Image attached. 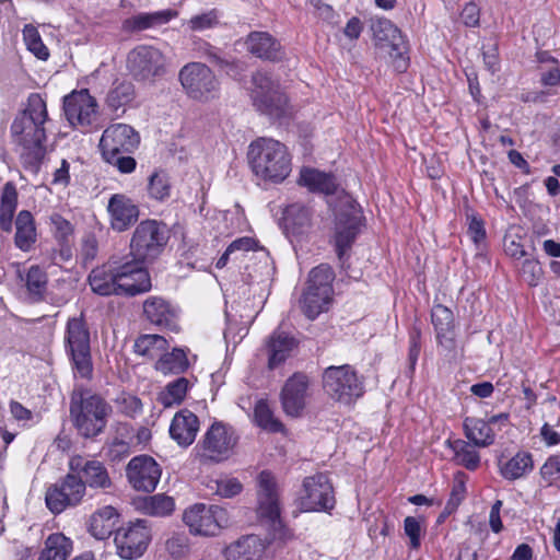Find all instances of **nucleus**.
<instances>
[{
    "instance_id": "obj_63",
    "label": "nucleus",
    "mask_w": 560,
    "mask_h": 560,
    "mask_svg": "<svg viewBox=\"0 0 560 560\" xmlns=\"http://www.w3.org/2000/svg\"><path fill=\"white\" fill-rule=\"evenodd\" d=\"M460 19L466 26H477L480 19V10L477 4L472 2L466 3L462 10Z\"/></svg>"
},
{
    "instance_id": "obj_28",
    "label": "nucleus",
    "mask_w": 560,
    "mask_h": 560,
    "mask_svg": "<svg viewBox=\"0 0 560 560\" xmlns=\"http://www.w3.org/2000/svg\"><path fill=\"white\" fill-rule=\"evenodd\" d=\"M295 347L296 341L292 336L280 329L275 330L267 342L268 368L273 370L283 363Z\"/></svg>"
},
{
    "instance_id": "obj_45",
    "label": "nucleus",
    "mask_w": 560,
    "mask_h": 560,
    "mask_svg": "<svg viewBox=\"0 0 560 560\" xmlns=\"http://www.w3.org/2000/svg\"><path fill=\"white\" fill-rule=\"evenodd\" d=\"M191 386V383L186 377H178L168 383L164 390L159 395V401L165 407L180 405L186 397V394Z\"/></svg>"
},
{
    "instance_id": "obj_57",
    "label": "nucleus",
    "mask_w": 560,
    "mask_h": 560,
    "mask_svg": "<svg viewBox=\"0 0 560 560\" xmlns=\"http://www.w3.org/2000/svg\"><path fill=\"white\" fill-rule=\"evenodd\" d=\"M118 410L129 417H132L141 410V401L136 396L122 393L116 398Z\"/></svg>"
},
{
    "instance_id": "obj_50",
    "label": "nucleus",
    "mask_w": 560,
    "mask_h": 560,
    "mask_svg": "<svg viewBox=\"0 0 560 560\" xmlns=\"http://www.w3.org/2000/svg\"><path fill=\"white\" fill-rule=\"evenodd\" d=\"M254 417L256 423L262 428L264 430L270 432H281L283 431V424L280 420H278L269 405L265 400H259L254 409Z\"/></svg>"
},
{
    "instance_id": "obj_17",
    "label": "nucleus",
    "mask_w": 560,
    "mask_h": 560,
    "mask_svg": "<svg viewBox=\"0 0 560 560\" xmlns=\"http://www.w3.org/2000/svg\"><path fill=\"white\" fill-rule=\"evenodd\" d=\"M142 261L135 258L122 262H116L118 295L135 296L148 292L152 284L150 275L142 267Z\"/></svg>"
},
{
    "instance_id": "obj_22",
    "label": "nucleus",
    "mask_w": 560,
    "mask_h": 560,
    "mask_svg": "<svg viewBox=\"0 0 560 560\" xmlns=\"http://www.w3.org/2000/svg\"><path fill=\"white\" fill-rule=\"evenodd\" d=\"M69 468L83 480L85 488L107 490L113 486L107 468L100 460L74 456L69 462Z\"/></svg>"
},
{
    "instance_id": "obj_52",
    "label": "nucleus",
    "mask_w": 560,
    "mask_h": 560,
    "mask_svg": "<svg viewBox=\"0 0 560 560\" xmlns=\"http://www.w3.org/2000/svg\"><path fill=\"white\" fill-rule=\"evenodd\" d=\"M208 487L222 498H232L243 489L238 479L230 477L212 480Z\"/></svg>"
},
{
    "instance_id": "obj_19",
    "label": "nucleus",
    "mask_w": 560,
    "mask_h": 560,
    "mask_svg": "<svg viewBox=\"0 0 560 560\" xmlns=\"http://www.w3.org/2000/svg\"><path fill=\"white\" fill-rule=\"evenodd\" d=\"M161 475L160 465L149 455L133 457L126 467L127 479L137 491L152 492L155 490Z\"/></svg>"
},
{
    "instance_id": "obj_3",
    "label": "nucleus",
    "mask_w": 560,
    "mask_h": 560,
    "mask_svg": "<svg viewBox=\"0 0 560 560\" xmlns=\"http://www.w3.org/2000/svg\"><path fill=\"white\" fill-rule=\"evenodd\" d=\"M69 411L80 435L94 438L104 431L112 407L102 396L84 392L71 397Z\"/></svg>"
},
{
    "instance_id": "obj_30",
    "label": "nucleus",
    "mask_w": 560,
    "mask_h": 560,
    "mask_svg": "<svg viewBox=\"0 0 560 560\" xmlns=\"http://www.w3.org/2000/svg\"><path fill=\"white\" fill-rule=\"evenodd\" d=\"M176 16L177 11L171 9L139 13L126 19L122 22V28L127 32H141L164 25Z\"/></svg>"
},
{
    "instance_id": "obj_13",
    "label": "nucleus",
    "mask_w": 560,
    "mask_h": 560,
    "mask_svg": "<svg viewBox=\"0 0 560 560\" xmlns=\"http://www.w3.org/2000/svg\"><path fill=\"white\" fill-rule=\"evenodd\" d=\"M371 31L375 46L384 49L395 60V68L402 72L407 69L408 62L404 58L405 40L400 30L385 18L372 20Z\"/></svg>"
},
{
    "instance_id": "obj_64",
    "label": "nucleus",
    "mask_w": 560,
    "mask_h": 560,
    "mask_svg": "<svg viewBox=\"0 0 560 560\" xmlns=\"http://www.w3.org/2000/svg\"><path fill=\"white\" fill-rule=\"evenodd\" d=\"M560 472V454L550 456L540 468V475L546 480Z\"/></svg>"
},
{
    "instance_id": "obj_14",
    "label": "nucleus",
    "mask_w": 560,
    "mask_h": 560,
    "mask_svg": "<svg viewBox=\"0 0 560 560\" xmlns=\"http://www.w3.org/2000/svg\"><path fill=\"white\" fill-rule=\"evenodd\" d=\"M85 495V483L70 471L60 482L49 487L45 500L47 508L59 514L66 509L78 505Z\"/></svg>"
},
{
    "instance_id": "obj_21",
    "label": "nucleus",
    "mask_w": 560,
    "mask_h": 560,
    "mask_svg": "<svg viewBox=\"0 0 560 560\" xmlns=\"http://www.w3.org/2000/svg\"><path fill=\"white\" fill-rule=\"evenodd\" d=\"M257 513L273 526L280 522V503L278 486L269 471H261L257 478Z\"/></svg>"
},
{
    "instance_id": "obj_54",
    "label": "nucleus",
    "mask_w": 560,
    "mask_h": 560,
    "mask_svg": "<svg viewBox=\"0 0 560 560\" xmlns=\"http://www.w3.org/2000/svg\"><path fill=\"white\" fill-rule=\"evenodd\" d=\"M18 206V191L12 183H7L3 186L0 214L14 215Z\"/></svg>"
},
{
    "instance_id": "obj_37",
    "label": "nucleus",
    "mask_w": 560,
    "mask_h": 560,
    "mask_svg": "<svg viewBox=\"0 0 560 560\" xmlns=\"http://www.w3.org/2000/svg\"><path fill=\"white\" fill-rule=\"evenodd\" d=\"M73 549L72 540L61 533L49 535L38 560H68Z\"/></svg>"
},
{
    "instance_id": "obj_62",
    "label": "nucleus",
    "mask_w": 560,
    "mask_h": 560,
    "mask_svg": "<svg viewBox=\"0 0 560 560\" xmlns=\"http://www.w3.org/2000/svg\"><path fill=\"white\" fill-rule=\"evenodd\" d=\"M49 219L57 237L65 240L72 233L71 223L60 214L52 213Z\"/></svg>"
},
{
    "instance_id": "obj_8",
    "label": "nucleus",
    "mask_w": 560,
    "mask_h": 560,
    "mask_svg": "<svg viewBox=\"0 0 560 560\" xmlns=\"http://www.w3.org/2000/svg\"><path fill=\"white\" fill-rule=\"evenodd\" d=\"M252 82V100L257 110L271 118H280L287 114L288 98L280 91L278 82L262 71H257Z\"/></svg>"
},
{
    "instance_id": "obj_51",
    "label": "nucleus",
    "mask_w": 560,
    "mask_h": 560,
    "mask_svg": "<svg viewBox=\"0 0 560 560\" xmlns=\"http://www.w3.org/2000/svg\"><path fill=\"white\" fill-rule=\"evenodd\" d=\"M23 38L27 49L38 59L46 60L49 57L48 48L44 45L37 28L27 24L23 28Z\"/></svg>"
},
{
    "instance_id": "obj_1",
    "label": "nucleus",
    "mask_w": 560,
    "mask_h": 560,
    "mask_svg": "<svg viewBox=\"0 0 560 560\" xmlns=\"http://www.w3.org/2000/svg\"><path fill=\"white\" fill-rule=\"evenodd\" d=\"M48 124L46 102L38 93H32L27 98L25 109L15 117L11 125L13 140L22 148V163L32 172L38 171L45 156Z\"/></svg>"
},
{
    "instance_id": "obj_32",
    "label": "nucleus",
    "mask_w": 560,
    "mask_h": 560,
    "mask_svg": "<svg viewBox=\"0 0 560 560\" xmlns=\"http://www.w3.org/2000/svg\"><path fill=\"white\" fill-rule=\"evenodd\" d=\"M299 184L312 192L324 195H332L338 188V183L334 175L310 167L301 170Z\"/></svg>"
},
{
    "instance_id": "obj_48",
    "label": "nucleus",
    "mask_w": 560,
    "mask_h": 560,
    "mask_svg": "<svg viewBox=\"0 0 560 560\" xmlns=\"http://www.w3.org/2000/svg\"><path fill=\"white\" fill-rule=\"evenodd\" d=\"M334 270L330 266L322 264L310 272L307 288L332 293Z\"/></svg>"
},
{
    "instance_id": "obj_44",
    "label": "nucleus",
    "mask_w": 560,
    "mask_h": 560,
    "mask_svg": "<svg viewBox=\"0 0 560 560\" xmlns=\"http://www.w3.org/2000/svg\"><path fill=\"white\" fill-rule=\"evenodd\" d=\"M147 192L150 199L164 202L171 197L172 184L167 172L154 171L148 178Z\"/></svg>"
},
{
    "instance_id": "obj_10",
    "label": "nucleus",
    "mask_w": 560,
    "mask_h": 560,
    "mask_svg": "<svg viewBox=\"0 0 560 560\" xmlns=\"http://www.w3.org/2000/svg\"><path fill=\"white\" fill-rule=\"evenodd\" d=\"M127 70L137 81H154L166 72V57L150 45H139L127 55Z\"/></svg>"
},
{
    "instance_id": "obj_43",
    "label": "nucleus",
    "mask_w": 560,
    "mask_h": 560,
    "mask_svg": "<svg viewBox=\"0 0 560 560\" xmlns=\"http://www.w3.org/2000/svg\"><path fill=\"white\" fill-rule=\"evenodd\" d=\"M167 348V340L163 336L155 334L141 335L133 345L137 354L149 359L160 358Z\"/></svg>"
},
{
    "instance_id": "obj_40",
    "label": "nucleus",
    "mask_w": 560,
    "mask_h": 560,
    "mask_svg": "<svg viewBox=\"0 0 560 560\" xmlns=\"http://www.w3.org/2000/svg\"><path fill=\"white\" fill-rule=\"evenodd\" d=\"M25 287L28 293V298L32 302H40L45 298L47 292L48 277L44 269L39 266H31L23 278Z\"/></svg>"
},
{
    "instance_id": "obj_47",
    "label": "nucleus",
    "mask_w": 560,
    "mask_h": 560,
    "mask_svg": "<svg viewBox=\"0 0 560 560\" xmlns=\"http://www.w3.org/2000/svg\"><path fill=\"white\" fill-rule=\"evenodd\" d=\"M456 463L466 469L476 470L480 465V456L475 445L463 440H457L452 444Z\"/></svg>"
},
{
    "instance_id": "obj_9",
    "label": "nucleus",
    "mask_w": 560,
    "mask_h": 560,
    "mask_svg": "<svg viewBox=\"0 0 560 560\" xmlns=\"http://www.w3.org/2000/svg\"><path fill=\"white\" fill-rule=\"evenodd\" d=\"M65 341L77 373L81 377H90L92 374L90 331L82 316L68 319Z\"/></svg>"
},
{
    "instance_id": "obj_20",
    "label": "nucleus",
    "mask_w": 560,
    "mask_h": 560,
    "mask_svg": "<svg viewBox=\"0 0 560 560\" xmlns=\"http://www.w3.org/2000/svg\"><path fill=\"white\" fill-rule=\"evenodd\" d=\"M97 103L88 90L74 91L63 98V112L73 127H89L95 119Z\"/></svg>"
},
{
    "instance_id": "obj_55",
    "label": "nucleus",
    "mask_w": 560,
    "mask_h": 560,
    "mask_svg": "<svg viewBox=\"0 0 560 560\" xmlns=\"http://www.w3.org/2000/svg\"><path fill=\"white\" fill-rule=\"evenodd\" d=\"M219 24V18L215 10L192 16L188 21L191 31L202 32L205 30L213 28Z\"/></svg>"
},
{
    "instance_id": "obj_33",
    "label": "nucleus",
    "mask_w": 560,
    "mask_h": 560,
    "mask_svg": "<svg viewBox=\"0 0 560 560\" xmlns=\"http://www.w3.org/2000/svg\"><path fill=\"white\" fill-rule=\"evenodd\" d=\"M119 514L112 505L96 510L90 517L89 530L96 539L108 538L115 530Z\"/></svg>"
},
{
    "instance_id": "obj_24",
    "label": "nucleus",
    "mask_w": 560,
    "mask_h": 560,
    "mask_svg": "<svg viewBox=\"0 0 560 560\" xmlns=\"http://www.w3.org/2000/svg\"><path fill=\"white\" fill-rule=\"evenodd\" d=\"M308 377L303 373L293 374L281 390V405L285 415L290 417L301 416L305 408Z\"/></svg>"
},
{
    "instance_id": "obj_4",
    "label": "nucleus",
    "mask_w": 560,
    "mask_h": 560,
    "mask_svg": "<svg viewBox=\"0 0 560 560\" xmlns=\"http://www.w3.org/2000/svg\"><path fill=\"white\" fill-rule=\"evenodd\" d=\"M168 241L165 224L147 219L135 229L130 240V255L142 262L154 261L164 250Z\"/></svg>"
},
{
    "instance_id": "obj_60",
    "label": "nucleus",
    "mask_w": 560,
    "mask_h": 560,
    "mask_svg": "<svg viewBox=\"0 0 560 560\" xmlns=\"http://www.w3.org/2000/svg\"><path fill=\"white\" fill-rule=\"evenodd\" d=\"M560 423V416L551 421H545L540 429V436L548 446L558 445L560 443V433L553 428Z\"/></svg>"
},
{
    "instance_id": "obj_41",
    "label": "nucleus",
    "mask_w": 560,
    "mask_h": 560,
    "mask_svg": "<svg viewBox=\"0 0 560 560\" xmlns=\"http://www.w3.org/2000/svg\"><path fill=\"white\" fill-rule=\"evenodd\" d=\"M189 366L186 352L180 348H174L171 352H163L155 362L156 371L166 374H180Z\"/></svg>"
},
{
    "instance_id": "obj_49",
    "label": "nucleus",
    "mask_w": 560,
    "mask_h": 560,
    "mask_svg": "<svg viewBox=\"0 0 560 560\" xmlns=\"http://www.w3.org/2000/svg\"><path fill=\"white\" fill-rule=\"evenodd\" d=\"M133 96L135 88L132 83L124 81L114 84L107 94L106 103L113 110H118L131 102Z\"/></svg>"
},
{
    "instance_id": "obj_39",
    "label": "nucleus",
    "mask_w": 560,
    "mask_h": 560,
    "mask_svg": "<svg viewBox=\"0 0 560 560\" xmlns=\"http://www.w3.org/2000/svg\"><path fill=\"white\" fill-rule=\"evenodd\" d=\"M285 226L293 233H304L312 224L313 212L311 208L302 203H292L283 212Z\"/></svg>"
},
{
    "instance_id": "obj_27",
    "label": "nucleus",
    "mask_w": 560,
    "mask_h": 560,
    "mask_svg": "<svg viewBox=\"0 0 560 560\" xmlns=\"http://www.w3.org/2000/svg\"><path fill=\"white\" fill-rule=\"evenodd\" d=\"M431 322L435 329L438 343L448 351L453 350L455 348L453 312L442 304H436L431 312Z\"/></svg>"
},
{
    "instance_id": "obj_46",
    "label": "nucleus",
    "mask_w": 560,
    "mask_h": 560,
    "mask_svg": "<svg viewBox=\"0 0 560 560\" xmlns=\"http://www.w3.org/2000/svg\"><path fill=\"white\" fill-rule=\"evenodd\" d=\"M532 469V455L529 453L520 452L501 467V474L505 479L515 480L523 477Z\"/></svg>"
},
{
    "instance_id": "obj_29",
    "label": "nucleus",
    "mask_w": 560,
    "mask_h": 560,
    "mask_svg": "<svg viewBox=\"0 0 560 560\" xmlns=\"http://www.w3.org/2000/svg\"><path fill=\"white\" fill-rule=\"evenodd\" d=\"M116 261L97 267L91 271L88 281L92 291L102 296L118 295Z\"/></svg>"
},
{
    "instance_id": "obj_26",
    "label": "nucleus",
    "mask_w": 560,
    "mask_h": 560,
    "mask_svg": "<svg viewBox=\"0 0 560 560\" xmlns=\"http://www.w3.org/2000/svg\"><path fill=\"white\" fill-rule=\"evenodd\" d=\"M198 431V417L187 409L178 411L170 425L171 438L183 447H187L194 443Z\"/></svg>"
},
{
    "instance_id": "obj_23",
    "label": "nucleus",
    "mask_w": 560,
    "mask_h": 560,
    "mask_svg": "<svg viewBox=\"0 0 560 560\" xmlns=\"http://www.w3.org/2000/svg\"><path fill=\"white\" fill-rule=\"evenodd\" d=\"M110 228L116 232L129 230L139 219V206L126 194H114L108 200Z\"/></svg>"
},
{
    "instance_id": "obj_61",
    "label": "nucleus",
    "mask_w": 560,
    "mask_h": 560,
    "mask_svg": "<svg viewBox=\"0 0 560 560\" xmlns=\"http://www.w3.org/2000/svg\"><path fill=\"white\" fill-rule=\"evenodd\" d=\"M165 547L167 552L174 558L183 557L188 549L186 538L180 535H174L168 538L166 540Z\"/></svg>"
},
{
    "instance_id": "obj_35",
    "label": "nucleus",
    "mask_w": 560,
    "mask_h": 560,
    "mask_svg": "<svg viewBox=\"0 0 560 560\" xmlns=\"http://www.w3.org/2000/svg\"><path fill=\"white\" fill-rule=\"evenodd\" d=\"M137 510L153 517L170 516L175 510V500L164 493L148 495L137 501Z\"/></svg>"
},
{
    "instance_id": "obj_16",
    "label": "nucleus",
    "mask_w": 560,
    "mask_h": 560,
    "mask_svg": "<svg viewBox=\"0 0 560 560\" xmlns=\"http://www.w3.org/2000/svg\"><path fill=\"white\" fill-rule=\"evenodd\" d=\"M335 505L332 486L327 476L317 474L304 479L300 506L304 512L328 511Z\"/></svg>"
},
{
    "instance_id": "obj_2",
    "label": "nucleus",
    "mask_w": 560,
    "mask_h": 560,
    "mask_svg": "<svg viewBox=\"0 0 560 560\" xmlns=\"http://www.w3.org/2000/svg\"><path fill=\"white\" fill-rule=\"evenodd\" d=\"M248 159L256 176L273 183L283 182L291 173V158L284 144L259 138L250 143Z\"/></svg>"
},
{
    "instance_id": "obj_53",
    "label": "nucleus",
    "mask_w": 560,
    "mask_h": 560,
    "mask_svg": "<svg viewBox=\"0 0 560 560\" xmlns=\"http://www.w3.org/2000/svg\"><path fill=\"white\" fill-rule=\"evenodd\" d=\"M520 275L527 284L535 287L542 276V268L538 260L525 258L520 266Z\"/></svg>"
},
{
    "instance_id": "obj_31",
    "label": "nucleus",
    "mask_w": 560,
    "mask_h": 560,
    "mask_svg": "<svg viewBox=\"0 0 560 560\" xmlns=\"http://www.w3.org/2000/svg\"><path fill=\"white\" fill-rule=\"evenodd\" d=\"M246 46L259 58L276 61L282 57L280 44L267 32H252L247 36Z\"/></svg>"
},
{
    "instance_id": "obj_6",
    "label": "nucleus",
    "mask_w": 560,
    "mask_h": 560,
    "mask_svg": "<svg viewBox=\"0 0 560 560\" xmlns=\"http://www.w3.org/2000/svg\"><path fill=\"white\" fill-rule=\"evenodd\" d=\"M362 211L349 196L345 197L336 211L334 242L338 259L343 260L354 243L362 225Z\"/></svg>"
},
{
    "instance_id": "obj_12",
    "label": "nucleus",
    "mask_w": 560,
    "mask_h": 560,
    "mask_svg": "<svg viewBox=\"0 0 560 560\" xmlns=\"http://www.w3.org/2000/svg\"><path fill=\"white\" fill-rule=\"evenodd\" d=\"M237 443V436L231 427L214 422L205 433L200 442V457L220 463L228 459Z\"/></svg>"
},
{
    "instance_id": "obj_34",
    "label": "nucleus",
    "mask_w": 560,
    "mask_h": 560,
    "mask_svg": "<svg viewBox=\"0 0 560 560\" xmlns=\"http://www.w3.org/2000/svg\"><path fill=\"white\" fill-rule=\"evenodd\" d=\"M264 552L261 540L255 535L242 537L226 547V560H258Z\"/></svg>"
},
{
    "instance_id": "obj_25",
    "label": "nucleus",
    "mask_w": 560,
    "mask_h": 560,
    "mask_svg": "<svg viewBox=\"0 0 560 560\" xmlns=\"http://www.w3.org/2000/svg\"><path fill=\"white\" fill-rule=\"evenodd\" d=\"M145 319L161 329L178 331V312L168 301L161 296H149L143 302Z\"/></svg>"
},
{
    "instance_id": "obj_56",
    "label": "nucleus",
    "mask_w": 560,
    "mask_h": 560,
    "mask_svg": "<svg viewBox=\"0 0 560 560\" xmlns=\"http://www.w3.org/2000/svg\"><path fill=\"white\" fill-rule=\"evenodd\" d=\"M404 530L410 540V547L418 549L421 545L422 527L418 518L407 516L404 521Z\"/></svg>"
},
{
    "instance_id": "obj_7",
    "label": "nucleus",
    "mask_w": 560,
    "mask_h": 560,
    "mask_svg": "<svg viewBox=\"0 0 560 560\" xmlns=\"http://www.w3.org/2000/svg\"><path fill=\"white\" fill-rule=\"evenodd\" d=\"M183 522L189 528L190 534L213 537L229 526L230 516L222 506L195 503L184 511Z\"/></svg>"
},
{
    "instance_id": "obj_36",
    "label": "nucleus",
    "mask_w": 560,
    "mask_h": 560,
    "mask_svg": "<svg viewBox=\"0 0 560 560\" xmlns=\"http://www.w3.org/2000/svg\"><path fill=\"white\" fill-rule=\"evenodd\" d=\"M15 246L23 250L30 252L36 242V228L32 213L27 210H22L15 221Z\"/></svg>"
},
{
    "instance_id": "obj_38",
    "label": "nucleus",
    "mask_w": 560,
    "mask_h": 560,
    "mask_svg": "<svg viewBox=\"0 0 560 560\" xmlns=\"http://www.w3.org/2000/svg\"><path fill=\"white\" fill-rule=\"evenodd\" d=\"M466 436L475 446L486 447L494 442V433L490 424L478 418H466L464 421Z\"/></svg>"
},
{
    "instance_id": "obj_5",
    "label": "nucleus",
    "mask_w": 560,
    "mask_h": 560,
    "mask_svg": "<svg viewBox=\"0 0 560 560\" xmlns=\"http://www.w3.org/2000/svg\"><path fill=\"white\" fill-rule=\"evenodd\" d=\"M323 386L332 400L343 405L352 404L364 394L363 381L349 364L326 368Z\"/></svg>"
},
{
    "instance_id": "obj_42",
    "label": "nucleus",
    "mask_w": 560,
    "mask_h": 560,
    "mask_svg": "<svg viewBox=\"0 0 560 560\" xmlns=\"http://www.w3.org/2000/svg\"><path fill=\"white\" fill-rule=\"evenodd\" d=\"M331 292L316 291L306 288L302 299V310L308 319H315L328 308L331 301Z\"/></svg>"
},
{
    "instance_id": "obj_18",
    "label": "nucleus",
    "mask_w": 560,
    "mask_h": 560,
    "mask_svg": "<svg viewBox=\"0 0 560 560\" xmlns=\"http://www.w3.org/2000/svg\"><path fill=\"white\" fill-rule=\"evenodd\" d=\"M140 143L139 133L129 125L113 124L104 131L100 140L103 156H115L116 153H131Z\"/></svg>"
},
{
    "instance_id": "obj_59",
    "label": "nucleus",
    "mask_w": 560,
    "mask_h": 560,
    "mask_svg": "<svg viewBox=\"0 0 560 560\" xmlns=\"http://www.w3.org/2000/svg\"><path fill=\"white\" fill-rule=\"evenodd\" d=\"M106 162L117 167L122 174H130L136 170L137 162L132 156L116 153L115 156H103Z\"/></svg>"
},
{
    "instance_id": "obj_11",
    "label": "nucleus",
    "mask_w": 560,
    "mask_h": 560,
    "mask_svg": "<svg viewBox=\"0 0 560 560\" xmlns=\"http://www.w3.org/2000/svg\"><path fill=\"white\" fill-rule=\"evenodd\" d=\"M178 77L182 86L194 100H209L218 90V80L205 63H187L180 69Z\"/></svg>"
},
{
    "instance_id": "obj_15",
    "label": "nucleus",
    "mask_w": 560,
    "mask_h": 560,
    "mask_svg": "<svg viewBox=\"0 0 560 560\" xmlns=\"http://www.w3.org/2000/svg\"><path fill=\"white\" fill-rule=\"evenodd\" d=\"M151 540V532L147 521L137 520L115 533V545L120 558L131 560L139 558L145 551Z\"/></svg>"
},
{
    "instance_id": "obj_58",
    "label": "nucleus",
    "mask_w": 560,
    "mask_h": 560,
    "mask_svg": "<svg viewBox=\"0 0 560 560\" xmlns=\"http://www.w3.org/2000/svg\"><path fill=\"white\" fill-rule=\"evenodd\" d=\"M468 220V230L467 233L471 241L479 245L482 241L486 238V230L485 224L481 218L477 217L476 214H467Z\"/></svg>"
}]
</instances>
